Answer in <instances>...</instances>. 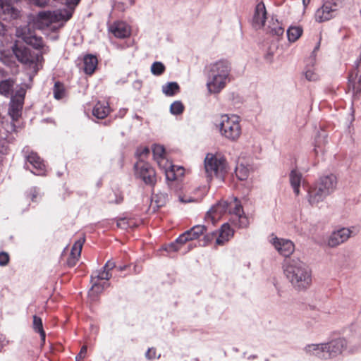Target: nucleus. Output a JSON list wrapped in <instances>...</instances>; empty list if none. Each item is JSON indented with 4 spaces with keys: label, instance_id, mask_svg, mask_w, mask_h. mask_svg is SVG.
I'll return each instance as SVG.
<instances>
[{
    "label": "nucleus",
    "instance_id": "f257e3e1",
    "mask_svg": "<svg viewBox=\"0 0 361 361\" xmlns=\"http://www.w3.org/2000/svg\"><path fill=\"white\" fill-rule=\"evenodd\" d=\"M284 273L293 286L298 290H305L312 283L311 271L300 261L286 262Z\"/></svg>",
    "mask_w": 361,
    "mask_h": 361
},
{
    "label": "nucleus",
    "instance_id": "f03ea898",
    "mask_svg": "<svg viewBox=\"0 0 361 361\" xmlns=\"http://www.w3.org/2000/svg\"><path fill=\"white\" fill-rule=\"evenodd\" d=\"M209 81L207 84L209 92L219 93L223 90L228 81L231 72V64L225 59H221L209 66Z\"/></svg>",
    "mask_w": 361,
    "mask_h": 361
},
{
    "label": "nucleus",
    "instance_id": "7ed1b4c3",
    "mask_svg": "<svg viewBox=\"0 0 361 361\" xmlns=\"http://www.w3.org/2000/svg\"><path fill=\"white\" fill-rule=\"evenodd\" d=\"M80 0H68L66 5L68 8L59 9L51 11H42L37 15V22L44 26H49L53 23L67 22L72 18L74 7L78 5Z\"/></svg>",
    "mask_w": 361,
    "mask_h": 361
},
{
    "label": "nucleus",
    "instance_id": "20e7f679",
    "mask_svg": "<svg viewBox=\"0 0 361 361\" xmlns=\"http://www.w3.org/2000/svg\"><path fill=\"white\" fill-rule=\"evenodd\" d=\"M347 342L344 338H337L328 343L321 345H310L307 347V350L316 351V355L322 359H328L336 357L341 354L346 348Z\"/></svg>",
    "mask_w": 361,
    "mask_h": 361
},
{
    "label": "nucleus",
    "instance_id": "39448f33",
    "mask_svg": "<svg viewBox=\"0 0 361 361\" xmlns=\"http://www.w3.org/2000/svg\"><path fill=\"white\" fill-rule=\"evenodd\" d=\"M207 228L204 225H196L191 228L190 230L186 231L183 234L180 235L176 239L175 243H172L169 245L170 250L178 251L180 249L179 245H182L188 241L198 239L201 235H204L205 243L204 245L212 241L214 238V233H207L206 232Z\"/></svg>",
    "mask_w": 361,
    "mask_h": 361
},
{
    "label": "nucleus",
    "instance_id": "423d86ee",
    "mask_svg": "<svg viewBox=\"0 0 361 361\" xmlns=\"http://www.w3.org/2000/svg\"><path fill=\"white\" fill-rule=\"evenodd\" d=\"M240 121V117L235 114L222 115L219 123L221 135L231 141H237L242 133Z\"/></svg>",
    "mask_w": 361,
    "mask_h": 361
},
{
    "label": "nucleus",
    "instance_id": "0eeeda50",
    "mask_svg": "<svg viewBox=\"0 0 361 361\" xmlns=\"http://www.w3.org/2000/svg\"><path fill=\"white\" fill-rule=\"evenodd\" d=\"M204 165L207 176L210 180L214 176L223 178L227 172L226 159L220 154H207Z\"/></svg>",
    "mask_w": 361,
    "mask_h": 361
},
{
    "label": "nucleus",
    "instance_id": "6e6552de",
    "mask_svg": "<svg viewBox=\"0 0 361 361\" xmlns=\"http://www.w3.org/2000/svg\"><path fill=\"white\" fill-rule=\"evenodd\" d=\"M13 52L18 61L33 68V72L37 74L39 70L38 63H42L44 58L41 54L32 53L31 50L23 44H15Z\"/></svg>",
    "mask_w": 361,
    "mask_h": 361
},
{
    "label": "nucleus",
    "instance_id": "1a4fd4ad",
    "mask_svg": "<svg viewBox=\"0 0 361 361\" xmlns=\"http://www.w3.org/2000/svg\"><path fill=\"white\" fill-rule=\"evenodd\" d=\"M134 174L146 185L154 187L157 183V174L154 169L145 160L137 161L134 164Z\"/></svg>",
    "mask_w": 361,
    "mask_h": 361
},
{
    "label": "nucleus",
    "instance_id": "9d476101",
    "mask_svg": "<svg viewBox=\"0 0 361 361\" xmlns=\"http://www.w3.org/2000/svg\"><path fill=\"white\" fill-rule=\"evenodd\" d=\"M338 4L336 0L325 1L322 7L319 8L314 14L317 22L323 23L328 21L336 16Z\"/></svg>",
    "mask_w": 361,
    "mask_h": 361
},
{
    "label": "nucleus",
    "instance_id": "9b49d317",
    "mask_svg": "<svg viewBox=\"0 0 361 361\" xmlns=\"http://www.w3.org/2000/svg\"><path fill=\"white\" fill-rule=\"evenodd\" d=\"M116 268V264L114 261L109 260L103 267L102 271H94L91 275L92 289L99 288L100 280H109L111 279L112 274L111 271Z\"/></svg>",
    "mask_w": 361,
    "mask_h": 361
},
{
    "label": "nucleus",
    "instance_id": "f8f14e48",
    "mask_svg": "<svg viewBox=\"0 0 361 361\" xmlns=\"http://www.w3.org/2000/svg\"><path fill=\"white\" fill-rule=\"evenodd\" d=\"M227 209L228 214L238 219L240 227H246L248 225V219L245 215L240 201L237 197H233L228 202Z\"/></svg>",
    "mask_w": 361,
    "mask_h": 361
},
{
    "label": "nucleus",
    "instance_id": "ddd939ff",
    "mask_svg": "<svg viewBox=\"0 0 361 361\" xmlns=\"http://www.w3.org/2000/svg\"><path fill=\"white\" fill-rule=\"evenodd\" d=\"M21 11L12 4L0 0V18L3 20L11 21L20 18Z\"/></svg>",
    "mask_w": 361,
    "mask_h": 361
},
{
    "label": "nucleus",
    "instance_id": "4468645a",
    "mask_svg": "<svg viewBox=\"0 0 361 361\" xmlns=\"http://www.w3.org/2000/svg\"><path fill=\"white\" fill-rule=\"evenodd\" d=\"M23 152L25 160L32 166L31 171L36 175L43 174L45 171V165L41 157L36 152H28V149Z\"/></svg>",
    "mask_w": 361,
    "mask_h": 361
},
{
    "label": "nucleus",
    "instance_id": "2eb2a0df",
    "mask_svg": "<svg viewBox=\"0 0 361 361\" xmlns=\"http://www.w3.org/2000/svg\"><path fill=\"white\" fill-rule=\"evenodd\" d=\"M267 12L263 1L259 2L255 7L253 18L252 26L255 29H261L264 26Z\"/></svg>",
    "mask_w": 361,
    "mask_h": 361
},
{
    "label": "nucleus",
    "instance_id": "dca6fc26",
    "mask_svg": "<svg viewBox=\"0 0 361 361\" xmlns=\"http://www.w3.org/2000/svg\"><path fill=\"white\" fill-rule=\"evenodd\" d=\"M24 104V94H16L11 99L8 114L13 121H17L22 114Z\"/></svg>",
    "mask_w": 361,
    "mask_h": 361
},
{
    "label": "nucleus",
    "instance_id": "f3484780",
    "mask_svg": "<svg viewBox=\"0 0 361 361\" xmlns=\"http://www.w3.org/2000/svg\"><path fill=\"white\" fill-rule=\"evenodd\" d=\"M109 30L116 38L125 39L130 36L131 28L123 21H116L112 23Z\"/></svg>",
    "mask_w": 361,
    "mask_h": 361
},
{
    "label": "nucleus",
    "instance_id": "a211bd4d",
    "mask_svg": "<svg viewBox=\"0 0 361 361\" xmlns=\"http://www.w3.org/2000/svg\"><path fill=\"white\" fill-rule=\"evenodd\" d=\"M228 201H220L213 206L206 214V219H210L214 224L219 220L221 217L228 213Z\"/></svg>",
    "mask_w": 361,
    "mask_h": 361
},
{
    "label": "nucleus",
    "instance_id": "6ab92c4d",
    "mask_svg": "<svg viewBox=\"0 0 361 361\" xmlns=\"http://www.w3.org/2000/svg\"><path fill=\"white\" fill-rule=\"evenodd\" d=\"M85 241V237L76 240L73 244L71 253L66 260V264L68 267H73L76 265L80 258L83 244Z\"/></svg>",
    "mask_w": 361,
    "mask_h": 361
},
{
    "label": "nucleus",
    "instance_id": "aec40b11",
    "mask_svg": "<svg viewBox=\"0 0 361 361\" xmlns=\"http://www.w3.org/2000/svg\"><path fill=\"white\" fill-rule=\"evenodd\" d=\"M351 233V231L347 228H342L333 232L329 238V245L334 247L343 243L350 237Z\"/></svg>",
    "mask_w": 361,
    "mask_h": 361
},
{
    "label": "nucleus",
    "instance_id": "412c9836",
    "mask_svg": "<svg viewBox=\"0 0 361 361\" xmlns=\"http://www.w3.org/2000/svg\"><path fill=\"white\" fill-rule=\"evenodd\" d=\"M272 244L278 252L286 257H289L295 249L294 244L290 240L277 237L273 238Z\"/></svg>",
    "mask_w": 361,
    "mask_h": 361
},
{
    "label": "nucleus",
    "instance_id": "4be33fe9",
    "mask_svg": "<svg viewBox=\"0 0 361 361\" xmlns=\"http://www.w3.org/2000/svg\"><path fill=\"white\" fill-rule=\"evenodd\" d=\"M336 177L334 175L331 174L322 177L317 184L322 189L323 191L330 194L336 189Z\"/></svg>",
    "mask_w": 361,
    "mask_h": 361
},
{
    "label": "nucleus",
    "instance_id": "5701e85b",
    "mask_svg": "<svg viewBox=\"0 0 361 361\" xmlns=\"http://www.w3.org/2000/svg\"><path fill=\"white\" fill-rule=\"evenodd\" d=\"M154 159L160 168L164 169L170 163L165 157V149L162 145H154L152 147Z\"/></svg>",
    "mask_w": 361,
    "mask_h": 361
},
{
    "label": "nucleus",
    "instance_id": "b1692460",
    "mask_svg": "<svg viewBox=\"0 0 361 361\" xmlns=\"http://www.w3.org/2000/svg\"><path fill=\"white\" fill-rule=\"evenodd\" d=\"M166 178L168 180H176L184 175L183 167L173 165L171 162L164 169Z\"/></svg>",
    "mask_w": 361,
    "mask_h": 361
},
{
    "label": "nucleus",
    "instance_id": "393cba45",
    "mask_svg": "<svg viewBox=\"0 0 361 361\" xmlns=\"http://www.w3.org/2000/svg\"><path fill=\"white\" fill-rule=\"evenodd\" d=\"M111 108L107 102H97L93 109L92 115L99 119L105 118L111 112Z\"/></svg>",
    "mask_w": 361,
    "mask_h": 361
},
{
    "label": "nucleus",
    "instance_id": "a878e982",
    "mask_svg": "<svg viewBox=\"0 0 361 361\" xmlns=\"http://www.w3.org/2000/svg\"><path fill=\"white\" fill-rule=\"evenodd\" d=\"M329 195L316 184L309 190V202L311 204H317Z\"/></svg>",
    "mask_w": 361,
    "mask_h": 361
},
{
    "label": "nucleus",
    "instance_id": "bb28decb",
    "mask_svg": "<svg viewBox=\"0 0 361 361\" xmlns=\"http://www.w3.org/2000/svg\"><path fill=\"white\" fill-rule=\"evenodd\" d=\"M233 235V231L228 224H224L219 231V236L216 239V245H224Z\"/></svg>",
    "mask_w": 361,
    "mask_h": 361
},
{
    "label": "nucleus",
    "instance_id": "cd10ccee",
    "mask_svg": "<svg viewBox=\"0 0 361 361\" xmlns=\"http://www.w3.org/2000/svg\"><path fill=\"white\" fill-rule=\"evenodd\" d=\"M84 72L87 75H92L97 66V58L92 54H87L84 56Z\"/></svg>",
    "mask_w": 361,
    "mask_h": 361
},
{
    "label": "nucleus",
    "instance_id": "c85d7f7f",
    "mask_svg": "<svg viewBox=\"0 0 361 361\" xmlns=\"http://www.w3.org/2000/svg\"><path fill=\"white\" fill-rule=\"evenodd\" d=\"M284 30V27L277 20H274L272 18L271 20L269 21V25L267 28L268 33L277 37H281L283 35Z\"/></svg>",
    "mask_w": 361,
    "mask_h": 361
},
{
    "label": "nucleus",
    "instance_id": "c756f323",
    "mask_svg": "<svg viewBox=\"0 0 361 361\" xmlns=\"http://www.w3.org/2000/svg\"><path fill=\"white\" fill-rule=\"evenodd\" d=\"M290 183L295 195L300 194V187L302 180V174L297 170H292L290 173Z\"/></svg>",
    "mask_w": 361,
    "mask_h": 361
},
{
    "label": "nucleus",
    "instance_id": "7c9ffc66",
    "mask_svg": "<svg viewBox=\"0 0 361 361\" xmlns=\"http://www.w3.org/2000/svg\"><path fill=\"white\" fill-rule=\"evenodd\" d=\"M53 94L54 99L56 100L65 98L67 95L65 85L60 81L55 82L53 87Z\"/></svg>",
    "mask_w": 361,
    "mask_h": 361
},
{
    "label": "nucleus",
    "instance_id": "2f4dec72",
    "mask_svg": "<svg viewBox=\"0 0 361 361\" xmlns=\"http://www.w3.org/2000/svg\"><path fill=\"white\" fill-rule=\"evenodd\" d=\"M162 92L168 97H173L180 92V86L176 82H169L162 86Z\"/></svg>",
    "mask_w": 361,
    "mask_h": 361
},
{
    "label": "nucleus",
    "instance_id": "473e14b6",
    "mask_svg": "<svg viewBox=\"0 0 361 361\" xmlns=\"http://www.w3.org/2000/svg\"><path fill=\"white\" fill-rule=\"evenodd\" d=\"M302 28L300 26H290L287 30V37L290 42H295L302 34Z\"/></svg>",
    "mask_w": 361,
    "mask_h": 361
},
{
    "label": "nucleus",
    "instance_id": "72a5a7b5",
    "mask_svg": "<svg viewBox=\"0 0 361 361\" xmlns=\"http://www.w3.org/2000/svg\"><path fill=\"white\" fill-rule=\"evenodd\" d=\"M348 80L353 83L357 80V82L361 85V60L357 61L355 68L350 73Z\"/></svg>",
    "mask_w": 361,
    "mask_h": 361
},
{
    "label": "nucleus",
    "instance_id": "f704fd0d",
    "mask_svg": "<svg viewBox=\"0 0 361 361\" xmlns=\"http://www.w3.org/2000/svg\"><path fill=\"white\" fill-rule=\"evenodd\" d=\"M33 329L35 331L39 334L42 341L44 343L46 334L43 329L42 321L40 317L36 315L33 317Z\"/></svg>",
    "mask_w": 361,
    "mask_h": 361
},
{
    "label": "nucleus",
    "instance_id": "c9c22d12",
    "mask_svg": "<svg viewBox=\"0 0 361 361\" xmlns=\"http://www.w3.org/2000/svg\"><path fill=\"white\" fill-rule=\"evenodd\" d=\"M117 227L121 229H128V228H134L137 226L133 219L128 218H121L117 221Z\"/></svg>",
    "mask_w": 361,
    "mask_h": 361
},
{
    "label": "nucleus",
    "instance_id": "e433bc0d",
    "mask_svg": "<svg viewBox=\"0 0 361 361\" xmlns=\"http://www.w3.org/2000/svg\"><path fill=\"white\" fill-rule=\"evenodd\" d=\"M235 173L240 180H246L249 176V170L243 164L236 166Z\"/></svg>",
    "mask_w": 361,
    "mask_h": 361
},
{
    "label": "nucleus",
    "instance_id": "4c0bfd02",
    "mask_svg": "<svg viewBox=\"0 0 361 361\" xmlns=\"http://www.w3.org/2000/svg\"><path fill=\"white\" fill-rule=\"evenodd\" d=\"M185 106L180 101H175L170 106V112L173 115H180L184 111Z\"/></svg>",
    "mask_w": 361,
    "mask_h": 361
},
{
    "label": "nucleus",
    "instance_id": "58836bf2",
    "mask_svg": "<svg viewBox=\"0 0 361 361\" xmlns=\"http://www.w3.org/2000/svg\"><path fill=\"white\" fill-rule=\"evenodd\" d=\"M166 70L165 66L159 61L154 62L151 66V72L154 75H162Z\"/></svg>",
    "mask_w": 361,
    "mask_h": 361
},
{
    "label": "nucleus",
    "instance_id": "ea45409f",
    "mask_svg": "<svg viewBox=\"0 0 361 361\" xmlns=\"http://www.w3.org/2000/svg\"><path fill=\"white\" fill-rule=\"evenodd\" d=\"M150 151L147 147H140L137 149L135 152V156L137 159V161L145 160L149 155Z\"/></svg>",
    "mask_w": 361,
    "mask_h": 361
},
{
    "label": "nucleus",
    "instance_id": "a19ab883",
    "mask_svg": "<svg viewBox=\"0 0 361 361\" xmlns=\"http://www.w3.org/2000/svg\"><path fill=\"white\" fill-rule=\"evenodd\" d=\"M12 86L7 80H4L0 82V93L4 95H7L11 91Z\"/></svg>",
    "mask_w": 361,
    "mask_h": 361
},
{
    "label": "nucleus",
    "instance_id": "79ce46f5",
    "mask_svg": "<svg viewBox=\"0 0 361 361\" xmlns=\"http://www.w3.org/2000/svg\"><path fill=\"white\" fill-rule=\"evenodd\" d=\"M145 357L148 360H153L155 358H159L160 355H157V349L155 348H149L145 353Z\"/></svg>",
    "mask_w": 361,
    "mask_h": 361
},
{
    "label": "nucleus",
    "instance_id": "37998d69",
    "mask_svg": "<svg viewBox=\"0 0 361 361\" xmlns=\"http://www.w3.org/2000/svg\"><path fill=\"white\" fill-rule=\"evenodd\" d=\"M305 78L309 81H316L318 80V75L312 70H308L305 72Z\"/></svg>",
    "mask_w": 361,
    "mask_h": 361
},
{
    "label": "nucleus",
    "instance_id": "c03bdc74",
    "mask_svg": "<svg viewBox=\"0 0 361 361\" xmlns=\"http://www.w3.org/2000/svg\"><path fill=\"white\" fill-rule=\"evenodd\" d=\"M9 255L5 252H0V265L5 266L8 263Z\"/></svg>",
    "mask_w": 361,
    "mask_h": 361
},
{
    "label": "nucleus",
    "instance_id": "a18cd8bd",
    "mask_svg": "<svg viewBox=\"0 0 361 361\" xmlns=\"http://www.w3.org/2000/svg\"><path fill=\"white\" fill-rule=\"evenodd\" d=\"M87 348L86 345H82L80 348V353L76 356V361H82L86 356Z\"/></svg>",
    "mask_w": 361,
    "mask_h": 361
},
{
    "label": "nucleus",
    "instance_id": "49530a36",
    "mask_svg": "<svg viewBox=\"0 0 361 361\" xmlns=\"http://www.w3.org/2000/svg\"><path fill=\"white\" fill-rule=\"evenodd\" d=\"M114 195L116 197V199L114 200H109V203L121 204L123 201V196L121 194L114 193Z\"/></svg>",
    "mask_w": 361,
    "mask_h": 361
},
{
    "label": "nucleus",
    "instance_id": "de8ad7c7",
    "mask_svg": "<svg viewBox=\"0 0 361 361\" xmlns=\"http://www.w3.org/2000/svg\"><path fill=\"white\" fill-rule=\"evenodd\" d=\"M7 27L6 26L0 21V37H3L6 35Z\"/></svg>",
    "mask_w": 361,
    "mask_h": 361
},
{
    "label": "nucleus",
    "instance_id": "09e8293b",
    "mask_svg": "<svg viewBox=\"0 0 361 361\" xmlns=\"http://www.w3.org/2000/svg\"><path fill=\"white\" fill-rule=\"evenodd\" d=\"M205 191H202L201 195L197 197H194V199L189 198L188 200H183L182 201L184 202H197L201 197L204 195Z\"/></svg>",
    "mask_w": 361,
    "mask_h": 361
},
{
    "label": "nucleus",
    "instance_id": "8fccbe9b",
    "mask_svg": "<svg viewBox=\"0 0 361 361\" xmlns=\"http://www.w3.org/2000/svg\"><path fill=\"white\" fill-rule=\"evenodd\" d=\"M34 46L36 49L43 48L44 43L41 37L39 39H36V44Z\"/></svg>",
    "mask_w": 361,
    "mask_h": 361
},
{
    "label": "nucleus",
    "instance_id": "3c124183",
    "mask_svg": "<svg viewBox=\"0 0 361 361\" xmlns=\"http://www.w3.org/2000/svg\"><path fill=\"white\" fill-rule=\"evenodd\" d=\"M35 4L41 7L45 6L47 5L46 1H40L39 0H36Z\"/></svg>",
    "mask_w": 361,
    "mask_h": 361
},
{
    "label": "nucleus",
    "instance_id": "603ef678",
    "mask_svg": "<svg viewBox=\"0 0 361 361\" xmlns=\"http://www.w3.org/2000/svg\"><path fill=\"white\" fill-rule=\"evenodd\" d=\"M303 4L305 6H307L309 3L310 2V0H302Z\"/></svg>",
    "mask_w": 361,
    "mask_h": 361
},
{
    "label": "nucleus",
    "instance_id": "864d4df0",
    "mask_svg": "<svg viewBox=\"0 0 361 361\" xmlns=\"http://www.w3.org/2000/svg\"><path fill=\"white\" fill-rule=\"evenodd\" d=\"M126 268V266H124V267H118V270L119 271H123V269H125Z\"/></svg>",
    "mask_w": 361,
    "mask_h": 361
},
{
    "label": "nucleus",
    "instance_id": "5fc2aeb1",
    "mask_svg": "<svg viewBox=\"0 0 361 361\" xmlns=\"http://www.w3.org/2000/svg\"><path fill=\"white\" fill-rule=\"evenodd\" d=\"M200 190H201V189H200V188H196L195 190V191H200Z\"/></svg>",
    "mask_w": 361,
    "mask_h": 361
},
{
    "label": "nucleus",
    "instance_id": "6e6d98bb",
    "mask_svg": "<svg viewBox=\"0 0 361 361\" xmlns=\"http://www.w3.org/2000/svg\"><path fill=\"white\" fill-rule=\"evenodd\" d=\"M31 191H37V190L36 189H32V190H31Z\"/></svg>",
    "mask_w": 361,
    "mask_h": 361
},
{
    "label": "nucleus",
    "instance_id": "4d7b16f0",
    "mask_svg": "<svg viewBox=\"0 0 361 361\" xmlns=\"http://www.w3.org/2000/svg\"><path fill=\"white\" fill-rule=\"evenodd\" d=\"M360 15H361V9H360Z\"/></svg>",
    "mask_w": 361,
    "mask_h": 361
}]
</instances>
